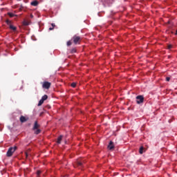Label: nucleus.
<instances>
[{
	"label": "nucleus",
	"mask_w": 177,
	"mask_h": 177,
	"mask_svg": "<svg viewBox=\"0 0 177 177\" xmlns=\"http://www.w3.org/2000/svg\"><path fill=\"white\" fill-rule=\"evenodd\" d=\"M77 52V48H73L71 50V53H75Z\"/></svg>",
	"instance_id": "17"
},
{
	"label": "nucleus",
	"mask_w": 177,
	"mask_h": 177,
	"mask_svg": "<svg viewBox=\"0 0 177 177\" xmlns=\"http://www.w3.org/2000/svg\"><path fill=\"white\" fill-rule=\"evenodd\" d=\"M143 150H145V148L143 147H141L139 150L140 154H143Z\"/></svg>",
	"instance_id": "15"
},
{
	"label": "nucleus",
	"mask_w": 177,
	"mask_h": 177,
	"mask_svg": "<svg viewBox=\"0 0 177 177\" xmlns=\"http://www.w3.org/2000/svg\"><path fill=\"white\" fill-rule=\"evenodd\" d=\"M170 80H171V77H166V81L169 82V81H170Z\"/></svg>",
	"instance_id": "22"
},
{
	"label": "nucleus",
	"mask_w": 177,
	"mask_h": 177,
	"mask_svg": "<svg viewBox=\"0 0 177 177\" xmlns=\"http://www.w3.org/2000/svg\"><path fill=\"white\" fill-rule=\"evenodd\" d=\"M167 48H168V49H172V45L169 44V45L167 46Z\"/></svg>",
	"instance_id": "21"
},
{
	"label": "nucleus",
	"mask_w": 177,
	"mask_h": 177,
	"mask_svg": "<svg viewBox=\"0 0 177 177\" xmlns=\"http://www.w3.org/2000/svg\"><path fill=\"white\" fill-rule=\"evenodd\" d=\"M108 149L109 150H113L114 149V142H113V141H110L108 145Z\"/></svg>",
	"instance_id": "7"
},
{
	"label": "nucleus",
	"mask_w": 177,
	"mask_h": 177,
	"mask_svg": "<svg viewBox=\"0 0 177 177\" xmlns=\"http://www.w3.org/2000/svg\"><path fill=\"white\" fill-rule=\"evenodd\" d=\"M19 120H20V122L23 123V122H26L28 119L26 118V117L21 115V116L20 117Z\"/></svg>",
	"instance_id": "10"
},
{
	"label": "nucleus",
	"mask_w": 177,
	"mask_h": 177,
	"mask_svg": "<svg viewBox=\"0 0 177 177\" xmlns=\"http://www.w3.org/2000/svg\"><path fill=\"white\" fill-rule=\"evenodd\" d=\"M39 127H40V125L38 124V122L35 121V124H34V126L32 127V131H35V129H39Z\"/></svg>",
	"instance_id": "6"
},
{
	"label": "nucleus",
	"mask_w": 177,
	"mask_h": 177,
	"mask_svg": "<svg viewBox=\"0 0 177 177\" xmlns=\"http://www.w3.org/2000/svg\"><path fill=\"white\" fill-rule=\"evenodd\" d=\"M50 85H52V83L49 82H44L42 83V88L44 89H49V88H50Z\"/></svg>",
	"instance_id": "4"
},
{
	"label": "nucleus",
	"mask_w": 177,
	"mask_h": 177,
	"mask_svg": "<svg viewBox=\"0 0 177 177\" xmlns=\"http://www.w3.org/2000/svg\"><path fill=\"white\" fill-rule=\"evenodd\" d=\"M84 164H85V161H84V160H77L73 165L75 168H82V167H84Z\"/></svg>",
	"instance_id": "2"
},
{
	"label": "nucleus",
	"mask_w": 177,
	"mask_h": 177,
	"mask_svg": "<svg viewBox=\"0 0 177 177\" xmlns=\"http://www.w3.org/2000/svg\"><path fill=\"white\" fill-rule=\"evenodd\" d=\"M175 35H177V30H176V32H175Z\"/></svg>",
	"instance_id": "28"
},
{
	"label": "nucleus",
	"mask_w": 177,
	"mask_h": 177,
	"mask_svg": "<svg viewBox=\"0 0 177 177\" xmlns=\"http://www.w3.org/2000/svg\"><path fill=\"white\" fill-rule=\"evenodd\" d=\"M55 28L52 27V28H49V30L52 31V30H54Z\"/></svg>",
	"instance_id": "25"
},
{
	"label": "nucleus",
	"mask_w": 177,
	"mask_h": 177,
	"mask_svg": "<svg viewBox=\"0 0 177 177\" xmlns=\"http://www.w3.org/2000/svg\"><path fill=\"white\" fill-rule=\"evenodd\" d=\"M25 154H26V158H28V152H25Z\"/></svg>",
	"instance_id": "23"
},
{
	"label": "nucleus",
	"mask_w": 177,
	"mask_h": 177,
	"mask_svg": "<svg viewBox=\"0 0 177 177\" xmlns=\"http://www.w3.org/2000/svg\"><path fill=\"white\" fill-rule=\"evenodd\" d=\"M17 1H21V0H17Z\"/></svg>",
	"instance_id": "29"
},
{
	"label": "nucleus",
	"mask_w": 177,
	"mask_h": 177,
	"mask_svg": "<svg viewBox=\"0 0 177 177\" xmlns=\"http://www.w3.org/2000/svg\"><path fill=\"white\" fill-rule=\"evenodd\" d=\"M136 100L137 104H140V103H143L145 97H143V95H138L136 97Z\"/></svg>",
	"instance_id": "5"
},
{
	"label": "nucleus",
	"mask_w": 177,
	"mask_h": 177,
	"mask_svg": "<svg viewBox=\"0 0 177 177\" xmlns=\"http://www.w3.org/2000/svg\"><path fill=\"white\" fill-rule=\"evenodd\" d=\"M17 150V147H10L7 151L6 156L7 157H12L13 156V153H15Z\"/></svg>",
	"instance_id": "3"
},
{
	"label": "nucleus",
	"mask_w": 177,
	"mask_h": 177,
	"mask_svg": "<svg viewBox=\"0 0 177 177\" xmlns=\"http://www.w3.org/2000/svg\"><path fill=\"white\" fill-rule=\"evenodd\" d=\"M10 30H12V31H17V28L16 26H13V25H10L9 27Z\"/></svg>",
	"instance_id": "11"
},
{
	"label": "nucleus",
	"mask_w": 177,
	"mask_h": 177,
	"mask_svg": "<svg viewBox=\"0 0 177 177\" xmlns=\"http://www.w3.org/2000/svg\"><path fill=\"white\" fill-rule=\"evenodd\" d=\"M33 131H35V135H39V133H41V129H36L35 130H33Z\"/></svg>",
	"instance_id": "12"
},
{
	"label": "nucleus",
	"mask_w": 177,
	"mask_h": 177,
	"mask_svg": "<svg viewBox=\"0 0 177 177\" xmlns=\"http://www.w3.org/2000/svg\"><path fill=\"white\" fill-rule=\"evenodd\" d=\"M39 3L38 2V1H32L31 3H30V5L32 6H38V4H39Z\"/></svg>",
	"instance_id": "9"
},
{
	"label": "nucleus",
	"mask_w": 177,
	"mask_h": 177,
	"mask_svg": "<svg viewBox=\"0 0 177 177\" xmlns=\"http://www.w3.org/2000/svg\"><path fill=\"white\" fill-rule=\"evenodd\" d=\"M44 100L42 99H41L39 101V103L37 104V106H42V104H44Z\"/></svg>",
	"instance_id": "14"
},
{
	"label": "nucleus",
	"mask_w": 177,
	"mask_h": 177,
	"mask_svg": "<svg viewBox=\"0 0 177 177\" xmlns=\"http://www.w3.org/2000/svg\"><path fill=\"white\" fill-rule=\"evenodd\" d=\"M6 24H8L9 26V28L10 27V26H12V21L7 19L6 21Z\"/></svg>",
	"instance_id": "13"
},
{
	"label": "nucleus",
	"mask_w": 177,
	"mask_h": 177,
	"mask_svg": "<svg viewBox=\"0 0 177 177\" xmlns=\"http://www.w3.org/2000/svg\"><path fill=\"white\" fill-rule=\"evenodd\" d=\"M52 27L55 28V27L56 26V25H55V24H51Z\"/></svg>",
	"instance_id": "24"
},
{
	"label": "nucleus",
	"mask_w": 177,
	"mask_h": 177,
	"mask_svg": "<svg viewBox=\"0 0 177 177\" xmlns=\"http://www.w3.org/2000/svg\"><path fill=\"white\" fill-rule=\"evenodd\" d=\"M8 16H10V17H15V14L12 13V12H8Z\"/></svg>",
	"instance_id": "18"
},
{
	"label": "nucleus",
	"mask_w": 177,
	"mask_h": 177,
	"mask_svg": "<svg viewBox=\"0 0 177 177\" xmlns=\"http://www.w3.org/2000/svg\"><path fill=\"white\" fill-rule=\"evenodd\" d=\"M48 99V95H44L42 97H41V100L44 101Z\"/></svg>",
	"instance_id": "16"
},
{
	"label": "nucleus",
	"mask_w": 177,
	"mask_h": 177,
	"mask_svg": "<svg viewBox=\"0 0 177 177\" xmlns=\"http://www.w3.org/2000/svg\"><path fill=\"white\" fill-rule=\"evenodd\" d=\"M25 26H28V24H24Z\"/></svg>",
	"instance_id": "27"
},
{
	"label": "nucleus",
	"mask_w": 177,
	"mask_h": 177,
	"mask_svg": "<svg viewBox=\"0 0 177 177\" xmlns=\"http://www.w3.org/2000/svg\"><path fill=\"white\" fill-rule=\"evenodd\" d=\"M41 174V171H37V175H39Z\"/></svg>",
	"instance_id": "26"
},
{
	"label": "nucleus",
	"mask_w": 177,
	"mask_h": 177,
	"mask_svg": "<svg viewBox=\"0 0 177 177\" xmlns=\"http://www.w3.org/2000/svg\"><path fill=\"white\" fill-rule=\"evenodd\" d=\"M71 86H72V88H75V86H77V83L73 82L71 84Z\"/></svg>",
	"instance_id": "19"
},
{
	"label": "nucleus",
	"mask_w": 177,
	"mask_h": 177,
	"mask_svg": "<svg viewBox=\"0 0 177 177\" xmlns=\"http://www.w3.org/2000/svg\"><path fill=\"white\" fill-rule=\"evenodd\" d=\"M63 139V136L61 135L58 137L57 140V143L58 145H60V143H62V140Z\"/></svg>",
	"instance_id": "8"
},
{
	"label": "nucleus",
	"mask_w": 177,
	"mask_h": 177,
	"mask_svg": "<svg viewBox=\"0 0 177 177\" xmlns=\"http://www.w3.org/2000/svg\"><path fill=\"white\" fill-rule=\"evenodd\" d=\"M72 42H73V44H75V45H80V44H81V37L75 35L72 39H71Z\"/></svg>",
	"instance_id": "1"
},
{
	"label": "nucleus",
	"mask_w": 177,
	"mask_h": 177,
	"mask_svg": "<svg viewBox=\"0 0 177 177\" xmlns=\"http://www.w3.org/2000/svg\"><path fill=\"white\" fill-rule=\"evenodd\" d=\"M72 44L73 43L71 42V41H67L66 45H67V46H71Z\"/></svg>",
	"instance_id": "20"
}]
</instances>
